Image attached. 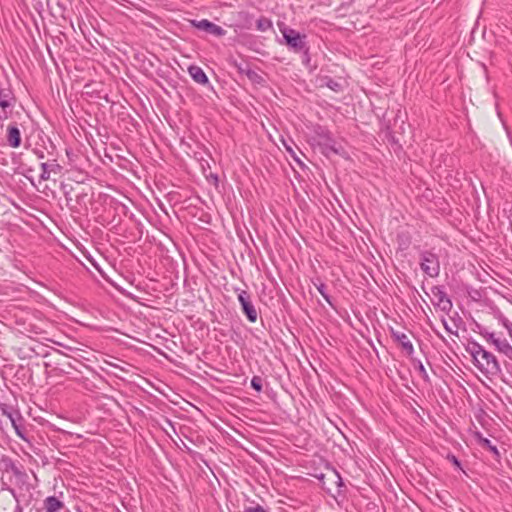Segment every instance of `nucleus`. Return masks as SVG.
Listing matches in <instances>:
<instances>
[{
    "label": "nucleus",
    "instance_id": "obj_13",
    "mask_svg": "<svg viewBox=\"0 0 512 512\" xmlns=\"http://www.w3.org/2000/svg\"><path fill=\"white\" fill-rule=\"evenodd\" d=\"M188 72L191 76V78L199 83V84H206L208 83V78L202 68L199 66L192 65L188 68Z\"/></svg>",
    "mask_w": 512,
    "mask_h": 512
},
{
    "label": "nucleus",
    "instance_id": "obj_8",
    "mask_svg": "<svg viewBox=\"0 0 512 512\" xmlns=\"http://www.w3.org/2000/svg\"><path fill=\"white\" fill-rule=\"evenodd\" d=\"M0 411H1V414L3 416H6L10 420L13 428L16 431V434L18 436H20L21 438H24L22 433H21V425L18 424V421L22 419L20 413L18 411H16V410H13L11 407H8L6 405H3L0 408Z\"/></svg>",
    "mask_w": 512,
    "mask_h": 512
},
{
    "label": "nucleus",
    "instance_id": "obj_17",
    "mask_svg": "<svg viewBox=\"0 0 512 512\" xmlns=\"http://www.w3.org/2000/svg\"><path fill=\"white\" fill-rule=\"evenodd\" d=\"M480 445L483 447V448H486L488 449L489 451H491L496 457H499V451L497 449V447L495 445H493L491 443V441L487 438H480Z\"/></svg>",
    "mask_w": 512,
    "mask_h": 512
},
{
    "label": "nucleus",
    "instance_id": "obj_14",
    "mask_svg": "<svg viewBox=\"0 0 512 512\" xmlns=\"http://www.w3.org/2000/svg\"><path fill=\"white\" fill-rule=\"evenodd\" d=\"M64 504L55 496H49L44 500V509L46 512H57L63 508Z\"/></svg>",
    "mask_w": 512,
    "mask_h": 512
},
{
    "label": "nucleus",
    "instance_id": "obj_31",
    "mask_svg": "<svg viewBox=\"0 0 512 512\" xmlns=\"http://www.w3.org/2000/svg\"><path fill=\"white\" fill-rule=\"evenodd\" d=\"M15 512H22V509H21V507L19 505H17Z\"/></svg>",
    "mask_w": 512,
    "mask_h": 512
},
{
    "label": "nucleus",
    "instance_id": "obj_22",
    "mask_svg": "<svg viewBox=\"0 0 512 512\" xmlns=\"http://www.w3.org/2000/svg\"><path fill=\"white\" fill-rule=\"evenodd\" d=\"M0 101L14 102V99L11 97L9 90L0 89Z\"/></svg>",
    "mask_w": 512,
    "mask_h": 512
},
{
    "label": "nucleus",
    "instance_id": "obj_29",
    "mask_svg": "<svg viewBox=\"0 0 512 512\" xmlns=\"http://www.w3.org/2000/svg\"><path fill=\"white\" fill-rule=\"evenodd\" d=\"M469 294L475 300L478 298H481V296H482L480 293V290H471V292Z\"/></svg>",
    "mask_w": 512,
    "mask_h": 512
},
{
    "label": "nucleus",
    "instance_id": "obj_23",
    "mask_svg": "<svg viewBox=\"0 0 512 512\" xmlns=\"http://www.w3.org/2000/svg\"><path fill=\"white\" fill-rule=\"evenodd\" d=\"M418 371H419V374L421 375V377L425 380V381H429V376H428V373L424 367V365L419 362L418 364Z\"/></svg>",
    "mask_w": 512,
    "mask_h": 512
},
{
    "label": "nucleus",
    "instance_id": "obj_27",
    "mask_svg": "<svg viewBox=\"0 0 512 512\" xmlns=\"http://www.w3.org/2000/svg\"><path fill=\"white\" fill-rule=\"evenodd\" d=\"M318 292L323 296V298L326 299V301L331 305L333 306L332 302H331V299H330V296L329 294L327 293V290H323V289H320L318 290Z\"/></svg>",
    "mask_w": 512,
    "mask_h": 512
},
{
    "label": "nucleus",
    "instance_id": "obj_20",
    "mask_svg": "<svg viewBox=\"0 0 512 512\" xmlns=\"http://www.w3.org/2000/svg\"><path fill=\"white\" fill-rule=\"evenodd\" d=\"M251 387L257 392H261L263 387V379L260 376H254L251 379Z\"/></svg>",
    "mask_w": 512,
    "mask_h": 512
},
{
    "label": "nucleus",
    "instance_id": "obj_12",
    "mask_svg": "<svg viewBox=\"0 0 512 512\" xmlns=\"http://www.w3.org/2000/svg\"><path fill=\"white\" fill-rule=\"evenodd\" d=\"M41 170L42 173L40 174V179L43 181H47L50 179L51 173H59L61 170V166L55 162L48 164V163H41Z\"/></svg>",
    "mask_w": 512,
    "mask_h": 512
},
{
    "label": "nucleus",
    "instance_id": "obj_28",
    "mask_svg": "<svg viewBox=\"0 0 512 512\" xmlns=\"http://www.w3.org/2000/svg\"><path fill=\"white\" fill-rule=\"evenodd\" d=\"M124 296L130 298V299H133V300H136L137 297L135 295H133L132 293H130L129 291L125 290V289H122V290H119Z\"/></svg>",
    "mask_w": 512,
    "mask_h": 512
},
{
    "label": "nucleus",
    "instance_id": "obj_32",
    "mask_svg": "<svg viewBox=\"0 0 512 512\" xmlns=\"http://www.w3.org/2000/svg\"><path fill=\"white\" fill-rule=\"evenodd\" d=\"M287 150L293 155V151L290 147L286 146Z\"/></svg>",
    "mask_w": 512,
    "mask_h": 512
},
{
    "label": "nucleus",
    "instance_id": "obj_16",
    "mask_svg": "<svg viewBox=\"0 0 512 512\" xmlns=\"http://www.w3.org/2000/svg\"><path fill=\"white\" fill-rule=\"evenodd\" d=\"M496 349L504 354L508 359L512 360V346L506 339L496 341Z\"/></svg>",
    "mask_w": 512,
    "mask_h": 512
},
{
    "label": "nucleus",
    "instance_id": "obj_3",
    "mask_svg": "<svg viewBox=\"0 0 512 512\" xmlns=\"http://www.w3.org/2000/svg\"><path fill=\"white\" fill-rule=\"evenodd\" d=\"M424 292L435 309L440 310L446 315L450 313L453 304L443 290H424Z\"/></svg>",
    "mask_w": 512,
    "mask_h": 512
},
{
    "label": "nucleus",
    "instance_id": "obj_21",
    "mask_svg": "<svg viewBox=\"0 0 512 512\" xmlns=\"http://www.w3.org/2000/svg\"><path fill=\"white\" fill-rule=\"evenodd\" d=\"M246 75H247V77H248L251 81H253V82H255V83H260V82H262V80H263V78H262V76H261V75H259L256 71H253V70H250V69H249V70H247Z\"/></svg>",
    "mask_w": 512,
    "mask_h": 512
},
{
    "label": "nucleus",
    "instance_id": "obj_30",
    "mask_svg": "<svg viewBox=\"0 0 512 512\" xmlns=\"http://www.w3.org/2000/svg\"><path fill=\"white\" fill-rule=\"evenodd\" d=\"M451 460L457 467H460V462L455 456H451Z\"/></svg>",
    "mask_w": 512,
    "mask_h": 512
},
{
    "label": "nucleus",
    "instance_id": "obj_11",
    "mask_svg": "<svg viewBox=\"0 0 512 512\" xmlns=\"http://www.w3.org/2000/svg\"><path fill=\"white\" fill-rule=\"evenodd\" d=\"M4 471L10 477H14V480L18 477H27V473L20 467L16 466L11 460H4Z\"/></svg>",
    "mask_w": 512,
    "mask_h": 512
},
{
    "label": "nucleus",
    "instance_id": "obj_9",
    "mask_svg": "<svg viewBox=\"0 0 512 512\" xmlns=\"http://www.w3.org/2000/svg\"><path fill=\"white\" fill-rule=\"evenodd\" d=\"M7 142L12 148H18L21 144V133L17 124H10L7 128Z\"/></svg>",
    "mask_w": 512,
    "mask_h": 512
},
{
    "label": "nucleus",
    "instance_id": "obj_18",
    "mask_svg": "<svg viewBox=\"0 0 512 512\" xmlns=\"http://www.w3.org/2000/svg\"><path fill=\"white\" fill-rule=\"evenodd\" d=\"M480 334L491 344H493L496 347V341H501L502 339L497 338L495 336V333L488 332L486 329L480 330Z\"/></svg>",
    "mask_w": 512,
    "mask_h": 512
},
{
    "label": "nucleus",
    "instance_id": "obj_4",
    "mask_svg": "<svg viewBox=\"0 0 512 512\" xmlns=\"http://www.w3.org/2000/svg\"><path fill=\"white\" fill-rule=\"evenodd\" d=\"M420 266L422 271L430 277H435L439 274L440 265L438 257L430 251H424L421 253Z\"/></svg>",
    "mask_w": 512,
    "mask_h": 512
},
{
    "label": "nucleus",
    "instance_id": "obj_6",
    "mask_svg": "<svg viewBox=\"0 0 512 512\" xmlns=\"http://www.w3.org/2000/svg\"><path fill=\"white\" fill-rule=\"evenodd\" d=\"M391 336L408 356L414 353L413 344L406 333L392 329Z\"/></svg>",
    "mask_w": 512,
    "mask_h": 512
},
{
    "label": "nucleus",
    "instance_id": "obj_24",
    "mask_svg": "<svg viewBox=\"0 0 512 512\" xmlns=\"http://www.w3.org/2000/svg\"><path fill=\"white\" fill-rule=\"evenodd\" d=\"M441 322L445 328V330L448 332V333H451V334H457L456 331H453V329L449 326L446 318L444 316L441 317Z\"/></svg>",
    "mask_w": 512,
    "mask_h": 512
},
{
    "label": "nucleus",
    "instance_id": "obj_15",
    "mask_svg": "<svg viewBox=\"0 0 512 512\" xmlns=\"http://www.w3.org/2000/svg\"><path fill=\"white\" fill-rule=\"evenodd\" d=\"M13 107L14 102L0 101V127H3V122L11 116Z\"/></svg>",
    "mask_w": 512,
    "mask_h": 512
},
{
    "label": "nucleus",
    "instance_id": "obj_25",
    "mask_svg": "<svg viewBox=\"0 0 512 512\" xmlns=\"http://www.w3.org/2000/svg\"><path fill=\"white\" fill-rule=\"evenodd\" d=\"M332 475L335 478V483L337 484V486L341 487L343 485L341 476L336 471H333Z\"/></svg>",
    "mask_w": 512,
    "mask_h": 512
},
{
    "label": "nucleus",
    "instance_id": "obj_5",
    "mask_svg": "<svg viewBox=\"0 0 512 512\" xmlns=\"http://www.w3.org/2000/svg\"><path fill=\"white\" fill-rule=\"evenodd\" d=\"M238 299L248 320L251 322H256L258 318V312L253 306L251 295L248 293V291L241 290V293L238 295Z\"/></svg>",
    "mask_w": 512,
    "mask_h": 512
},
{
    "label": "nucleus",
    "instance_id": "obj_10",
    "mask_svg": "<svg viewBox=\"0 0 512 512\" xmlns=\"http://www.w3.org/2000/svg\"><path fill=\"white\" fill-rule=\"evenodd\" d=\"M4 471L10 477H14V480L18 477H27V473L20 467L16 466L11 460H4Z\"/></svg>",
    "mask_w": 512,
    "mask_h": 512
},
{
    "label": "nucleus",
    "instance_id": "obj_2",
    "mask_svg": "<svg viewBox=\"0 0 512 512\" xmlns=\"http://www.w3.org/2000/svg\"><path fill=\"white\" fill-rule=\"evenodd\" d=\"M281 33L286 41V44L295 52L304 51L307 57V48L305 42V35L300 34L294 29L285 27L281 29Z\"/></svg>",
    "mask_w": 512,
    "mask_h": 512
},
{
    "label": "nucleus",
    "instance_id": "obj_26",
    "mask_svg": "<svg viewBox=\"0 0 512 512\" xmlns=\"http://www.w3.org/2000/svg\"><path fill=\"white\" fill-rule=\"evenodd\" d=\"M28 478H29L28 476L27 477H18L15 479V484L18 486H23L27 483Z\"/></svg>",
    "mask_w": 512,
    "mask_h": 512
},
{
    "label": "nucleus",
    "instance_id": "obj_7",
    "mask_svg": "<svg viewBox=\"0 0 512 512\" xmlns=\"http://www.w3.org/2000/svg\"><path fill=\"white\" fill-rule=\"evenodd\" d=\"M191 23L194 27H196L200 30L206 31L212 35H215V36L225 35V30L222 27H220L206 19H203L200 21L193 20Z\"/></svg>",
    "mask_w": 512,
    "mask_h": 512
},
{
    "label": "nucleus",
    "instance_id": "obj_19",
    "mask_svg": "<svg viewBox=\"0 0 512 512\" xmlns=\"http://www.w3.org/2000/svg\"><path fill=\"white\" fill-rule=\"evenodd\" d=\"M256 24H257V29L260 31H266L272 27L271 21L264 17L258 19Z\"/></svg>",
    "mask_w": 512,
    "mask_h": 512
},
{
    "label": "nucleus",
    "instance_id": "obj_1",
    "mask_svg": "<svg viewBox=\"0 0 512 512\" xmlns=\"http://www.w3.org/2000/svg\"><path fill=\"white\" fill-rule=\"evenodd\" d=\"M466 351L473 358L475 366L486 375H497L501 367L495 355L484 349L482 345L471 341L466 346Z\"/></svg>",
    "mask_w": 512,
    "mask_h": 512
}]
</instances>
